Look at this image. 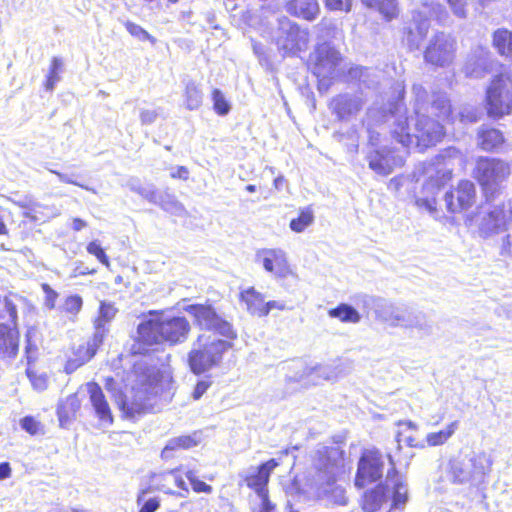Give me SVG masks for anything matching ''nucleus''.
<instances>
[{
    "instance_id": "f257e3e1",
    "label": "nucleus",
    "mask_w": 512,
    "mask_h": 512,
    "mask_svg": "<svg viewBox=\"0 0 512 512\" xmlns=\"http://www.w3.org/2000/svg\"><path fill=\"white\" fill-rule=\"evenodd\" d=\"M412 93L416 114L413 132L405 118L397 120L392 134L405 148L416 146L423 149L435 145L443 138L445 131L441 121L450 119L451 105L445 94H437L429 107L427 92L421 85H413Z\"/></svg>"
},
{
    "instance_id": "f03ea898",
    "label": "nucleus",
    "mask_w": 512,
    "mask_h": 512,
    "mask_svg": "<svg viewBox=\"0 0 512 512\" xmlns=\"http://www.w3.org/2000/svg\"><path fill=\"white\" fill-rule=\"evenodd\" d=\"M190 328L188 320L180 316L144 320L137 327L132 351L134 354H143L148 351V347L162 342L182 343L187 339Z\"/></svg>"
},
{
    "instance_id": "7ed1b4c3",
    "label": "nucleus",
    "mask_w": 512,
    "mask_h": 512,
    "mask_svg": "<svg viewBox=\"0 0 512 512\" xmlns=\"http://www.w3.org/2000/svg\"><path fill=\"white\" fill-rule=\"evenodd\" d=\"M314 465L318 471L315 483L319 498L336 505H345L346 490L335 480L343 466V451L337 446L321 445L315 452Z\"/></svg>"
},
{
    "instance_id": "20e7f679",
    "label": "nucleus",
    "mask_w": 512,
    "mask_h": 512,
    "mask_svg": "<svg viewBox=\"0 0 512 512\" xmlns=\"http://www.w3.org/2000/svg\"><path fill=\"white\" fill-rule=\"evenodd\" d=\"M129 381L130 387H126L119 407L127 417L133 418L147 410L150 397L156 393L159 371L155 366L141 360L134 364Z\"/></svg>"
},
{
    "instance_id": "39448f33",
    "label": "nucleus",
    "mask_w": 512,
    "mask_h": 512,
    "mask_svg": "<svg viewBox=\"0 0 512 512\" xmlns=\"http://www.w3.org/2000/svg\"><path fill=\"white\" fill-rule=\"evenodd\" d=\"M387 457L391 468L387 472L385 482L364 494L362 508L366 512H376L383 504L389 502L392 508L400 509L408 501L407 483L396 471L392 456L388 454Z\"/></svg>"
},
{
    "instance_id": "423d86ee",
    "label": "nucleus",
    "mask_w": 512,
    "mask_h": 512,
    "mask_svg": "<svg viewBox=\"0 0 512 512\" xmlns=\"http://www.w3.org/2000/svg\"><path fill=\"white\" fill-rule=\"evenodd\" d=\"M233 347L229 340L215 335H199L188 353V364L194 374L206 373L221 365L224 354Z\"/></svg>"
},
{
    "instance_id": "0eeeda50",
    "label": "nucleus",
    "mask_w": 512,
    "mask_h": 512,
    "mask_svg": "<svg viewBox=\"0 0 512 512\" xmlns=\"http://www.w3.org/2000/svg\"><path fill=\"white\" fill-rule=\"evenodd\" d=\"M271 37L282 56H297L307 50L310 33L307 28L281 16L272 26Z\"/></svg>"
},
{
    "instance_id": "6e6552de",
    "label": "nucleus",
    "mask_w": 512,
    "mask_h": 512,
    "mask_svg": "<svg viewBox=\"0 0 512 512\" xmlns=\"http://www.w3.org/2000/svg\"><path fill=\"white\" fill-rule=\"evenodd\" d=\"M493 460L485 452L474 454L468 460L452 459L449 461L447 477L457 485H480L491 472Z\"/></svg>"
},
{
    "instance_id": "1a4fd4ad",
    "label": "nucleus",
    "mask_w": 512,
    "mask_h": 512,
    "mask_svg": "<svg viewBox=\"0 0 512 512\" xmlns=\"http://www.w3.org/2000/svg\"><path fill=\"white\" fill-rule=\"evenodd\" d=\"M472 220L483 238L503 233L512 228V200L506 204L483 206Z\"/></svg>"
},
{
    "instance_id": "9d476101",
    "label": "nucleus",
    "mask_w": 512,
    "mask_h": 512,
    "mask_svg": "<svg viewBox=\"0 0 512 512\" xmlns=\"http://www.w3.org/2000/svg\"><path fill=\"white\" fill-rule=\"evenodd\" d=\"M510 173V165L501 159L481 157L476 162L475 178L487 198L500 192Z\"/></svg>"
},
{
    "instance_id": "9b49d317",
    "label": "nucleus",
    "mask_w": 512,
    "mask_h": 512,
    "mask_svg": "<svg viewBox=\"0 0 512 512\" xmlns=\"http://www.w3.org/2000/svg\"><path fill=\"white\" fill-rule=\"evenodd\" d=\"M446 160L445 155H439L435 158V162L429 163L424 168V174L427 175L428 180L423 186V191L427 193V196L417 198L415 203L418 207L424 208L430 213L436 210L435 195L440 187L451 179L452 172L451 169L447 168Z\"/></svg>"
},
{
    "instance_id": "f8f14e48",
    "label": "nucleus",
    "mask_w": 512,
    "mask_h": 512,
    "mask_svg": "<svg viewBox=\"0 0 512 512\" xmlns=\"http://www.w3.org/2000/svg\"><path fill=\"white\" fill-rule=\"evenodd\" d=\"M448 14L445 7L437 0H426L422 3L421 7L414 11L413 22L415 24V31L409 28L407 34V44L411 49H418L426 37L430 24L429 19L435 18L438 21L446 20Z\"/></svg>"
},
{
    "instance_id": "ddd939ff",
    "label": "nucleus",
    "mask_w": 512,
    "mask_h": 512,
    "mask_svg": "<svg viewBox=\"0 0 512 512\" xmlns=\"http://www.w3.org/2000/svg\"><path fill=\"white\" fill-rule=\"evenodd\" d=\"M486 110L489 117L502 118L512 113V80L496 76L486 90Z\"/></svg>"
},
{
    "instance_id": "4468645a",
    "label": "nucleus",
    "mask_w": 512,
    "mask_h": 512,
    "mask_svg": "<svg viewBox=\"0 0 512 512\" xmlns=\"http://www.w3.org/2000/svg\"><path fill=\"white\" fill-rule=\"evenodd\" d=\"M341 55L328 43L319 44L310 55L313 74L320 79H333L338 74Z\"/></svg>"
},
{
    "instance_id": "2eb2a0df",
    "label": "nucleus",
    "mask_w": 512,
    "mask_h": 512,
    "mask_svg": "<svg viewBox=\"0 0 512 512\" xmlns=\"http://www.w3.org/2000/svg\"><path fill=\"white\" fill-rule=\"evenodd\" d=\"M254 261L276 279L295 276L287 253L281 248H262L255 253Z\"/></svg>"
},
{
    "instance_id": "dca6fc26",
    "label": "nucleus",
    "mask_w": 512,
    "mask_h": 512,
    "mask_svg": "<svg viewBox=\"0 0 512 512\" xmlns=\"http://www.w3.org/2000/svg\"><path fill=\"white\" fill-rule=\"evenodd\" d=\"M456 41L449 34L443 32L436 33L427 46L424 58L436 66L446 67L452 64L455 58Z\"/></svg>"
},
{
    "instance_id": "f3484780",
    "label": "nucleus",
    "mask_w": 512,
    "mask_h": 512,
    "mask_svg": "<svg viewBox=\"0 0 512 512\" xmlns=\"http://www.w3.org/2000/svg\"><path fill=\"white\" fill-rule=\"evenodd\" d=\"M186 311L195 318L200 328L213 330L228 339L236 338L232 325L218 316L211 306L190 305Z\"/></svg>"
},
{
    "instance_id": "a211bd4d",
    "label": "nucleus",
    "mask_w": 512,
    "mask_h": 512,
    "mask_svg": "<svg viewBox=\"0 0 512 512\" xmlns=\"http://www.w3.org/2000/svg\"><path fill=\"white\" fill-rule=\"evenodd\" d=\"M384 459L378 450L365 451L358 463L355 485L364 487L375 482L383 475Z\"/></svg>"
},
{
    "instance_id": "6ab92c4d",
    "label": "nucleus",
    "mask_w": 512,
    "mask_h": 512,
    "mask_svg": "<svg viewBox=\"0 0 512 512\" xmlns=\"http://www.w3.org/2000/svg\"><path fill=\"white\" fill-rule=\"evenodd\" d=\"M181 470L182 466L160 473H153L150 481L158 491L185 498L189 494V489L183 477L179 474Z\"/></svg>"
},
{
    "instance_id": "aec40b11",
    "label": "nucleus",
    "mask_w": 512,
    "mask_h": 512,
    "mask_svg": "<svg viewBox=\"0 0 512 512\" xmlns=\"http://www.w3.org/2000/svg\"><path fill=\"white\" fill-rule=\"evenodd\" d=\"M369 168L375 173L386 176L396 167H401L405 162V155L391 149L374 150L367 156Z\"/></svg>"
},
{
    "instance_id": "412c9836",
    "label": "nucleus",
    "mask_w": 512,
    "mask_h": 512,
    "mask_svg": "<svg viewBox=\"0 0 512 512\" xmlns=\"http://www.w3.org/2000/svg\"><path fill=\"white\" fill-rule=\"evenodd\" d=\"M475 199V187L471 181H461L454 191L446 192L445 203L451 213H458L471 207Z\"/></svg>"
},
{
    "instance_id": "4be33fe9",
    "label": "nucleus",
    "mask_w": 512,
    "mask_h": 512,
    "mask_svg": "<svg viewBox=\"0 0 512 512\" xmlns=\"http://www.w3.org/2000/svg\"><path fill=\"white\" fill-rule=\"evenodd\" d=\"M278 466L275 459L263 463L259 467H251L245 471L241 476L243 477L246 485L260 496H266V485L268 483L270 473Z\"/></svg>"
},
{
    "instance_id": "5701e85b",
    "label": "nucleus",
    "mask_w": 512,
    "mask_h": 512,
    "mask_svg": "<svg viewBox=\"0 0 512 512\" xmlns=\"http://www.w3.org/2000/svg\"><path fill=\"white\" fill-rule=\"evenodd\" d=\"M413 309L385 302L376 309L378 317L390 327L407 329Z\"/></svg>"
},
{
    "instance_id": "b1692460",
    "label": "nucleus",
    "mask_w": 512,
    "mask_h": 512,
    "mask_svg": "<svg viewBox=\"0 0 512 512\" xmlns=\"http://www.w3.org/2000/svg\"><path fill=\"white\" fill-rule=\"evenodd\" d=\"M117 313V309L111 303L101 301L99 307V315L94 322L95 332L93 335V343L87 348V356L89 358L93 354V348L103 343L104 337L108 332L106 325L110 323Z\"/></svg>"
},
{
    "instance_id": "393cba45",
    "label": "nucleus",
    "mask_w": 512,
    "mask_h": 512,
    "mask_svg": "<svg viewBox=\"0 0 512 512\" xmlns=\"http://www.w3.org/2000/svg\"><path fill=\"white\" fill-rule=\"evenodd\" d=\"M86 389L89 394L90 404L98 419L104 424L111 425L113 423V416L102 388L97 383L91 382L87 383Z\"/></svg>"
},
{
    "instance_id": "a878e982",
    "label": "nucleus",
    "mask_w": 512,
    "mask_h": 512,
    "mask_svg": "<svg viewBox=\"0 0 512 512\" xmlns=\"http://www.w3.org/2000/svg\"><path fill=\"white\" fill-rule=\"evenodd\" d=\"M13 202L19 207L26 209L23 216L33 221H46L60 215V209L55 205H44L28 197Z\"/></svg>"
},
{
    "instance_id": "bb28decb",
    "label": "nucleus",
    "mask_w": 512,
    "mask_h": 512,
    "mask_svg": "<svg viewBox=\"0 0 512 512\" xmlns=\"http://www.w3.org/2000/svg\"><path fill=\"white\" fill-rule=\"evenodd\" d=\"M360 96L341 94L333 98L331 108L340 120H347L356 115L363 107Z\"/></svg>"
},
{
    "instance_id": "cd10ccee",
    "label": "nucleus",
    "mask_w": 512,
    "mask_h": 512,
    "mask_svg": "<svg viewBox=\"0 0 512 512\" xmlns=\"http://www.w3.org/2000/svg\"><path fill=\"white\" fill-rule=\"evenodd\" d=\"M285 8L290 15L307 21L316 19L320 12L318 0H289Z\"/></svg>"
},
{
    "instance_id": "c85d7f7f",
    "label": "nucleus",
    "mask_w": 512,
    "mask_h": 512,
    "mask_svg": "<svg viewBox=\"0 0 512 512\" xmlns=\"http://www.w3.org/2000/svg\"><path fill=\"white\" fill-rule=\"evenodd\" d=\"M18 332L16 324L10 327L7 324H0V357H14L18 351Z\"/></svg>"
},
{
    "instance_id": "c756f323",
    "label": "nucleus",
    "mask_w": 512,
    "mask_h": 512,
    "mask_svg": "<svg viewBox=\"0 0 512 512\" xmlns=\"http://www.w3.org/2000/svg\"><path fill=\"white\" fill-rule=\"evenodd\" d=\"M240 302L245 305L246 311L254 316L263 317L265 296L254 287L241 290Z\"/></svg>"
},
{
    "instance_id": "7c9ffc66",
    "label": "nucleus",
    "mask_w": 512,
    "mask_h": 512,
    "mask_svg": "<svg viewBox=\"0 0 512 512\" xmlns=\"http://www.w3.org/2000/svg\"><path fill=\"white\" fill-rule=\"evenodd\" d=\"M201 442V433L193 432L190 435H182L179 437L172 438L168 441L164 449L162 450L161 456L164 459L170 457L169 452L176 449H189L197 446Z\"/></svg>"
},
{
    "instance_id": "2f4dec72",
    "label": "nucleus",
    "mask_w": 512,
    "mask_h": 512,
    "mask_svg": "<svg viewBox=\"0 0 512 512\" xmlns=\"http://www.w3.org/2000/svg\"><path fill=\"white\" fill-rule=\"evenodd\" d=\"M503 143V134L498 129L482 127L478 132V144L485 151H494Z\"/></svg>"
},
{
    "instance_id": "473e14b6",
    "label": "nucleus",
    "mask_w": 512,
    "mask_h": 512,
    "mask_svg": "<svg viewBox=\"0 0 512 512\" xmlns=\"http://www.w3.org/2000/svg\"><path fill=\"white\" fill-rule=\"evenodd\" d=\"M361 2L368 8L376 9L387 22L399 16L397 0H361Z\"/></svg>"
},
{
    "instance_id": "72a5a7b5",
    "label": "nucleus",
    "mask_w": 512,
    "mask_h": 512,
    "mask_svg": "<svg viewBox=\"0 0 512 512\" xmlns=\"http://www.w3.org/2000/svg\"><path fill=\"white\" fill-rule=\"evenodd\" d=\"M407 329L416 331L417 335L423 338L432 335L433 323L425 313L413 309Z\"/></svg>"
},
{
    "instance_id": "f704fd0d",
    "label": "nucleus",
    "mask_w": 512,
    "mask_h": 512,
    "mask_svg": "<svg viewBox=\"0 0 512 512\" xmlns=\"http://www.w3.org/2000/svg\"><path fill=\"white\" fill-rule=\"evenodd\" d=\"M81 403L77 395L73 394L66 398L57 408V415L62 427L66 426L80 409Z\"/></svg>"
},
{
    "instance_id": "c9c22d12",
    "label": "nucleus",
    "mask_w": 512,
    "mask_h": 512,
    "mask_svg": "<svg viewBox=\"0 0 512 512\" xmlns=\"http://www.w3.org/2000/svg\"><path fill=\"white\" fill-rule=\"evenodd\" d=\"M315 384L319 383V380L334 381L338 378L335 369L329 365H318L315 367H305L303 373L300 375V379L310 378Z\"/></svg>"
},
{
    "instance_id": "e433bc0d",
    "label": "nucleus",
    "mask_w": 512,
    "mask_h": 512,
    "mask_svg": "<svg viewBox=\"0 0 512 512\" xmlns=\"http://www.w3.org/2000/svg\"><path fill=\"white\" fill-rule=\"evenodd\" d=\"M203 93L198 84L189 81L185 85L184 105L188 110H196L202 105Z\"/></svg>"
},
{
    "instance_id": "4c0bfd02",
    "label": "nucleus",
    "mask_w": 512,
    "mask_h": 512,
    "mask_svg": "<svg viewBox=\"0 0 512 512\" xmlns=\"http://www.w3.org/2000/svg\"><path fill=\"white\" fill-rule=\"evenodd\" d=\"M92 343H93V337L86 343L79 345V347L77 348V350L74 353V357L69 359L67 362V365H66L67 372L74 371L79 366L88 362L95 355V353H96L97 349L100 347V345H97L96 347H94L93 354L91 356H89V358L85 359L88 354L87 348L89 346H91Z\"/></svg>"
},
{
    "instance_id": "58836bf2",
    "label": "nucleus",
    "mask_w": 512,
    "mask_h": 512,
    "mask_svg": "<svg viewBox=\"0 0 512 512\" xmlns=\"http://www.w3.org/2000/svg\"><path fill=\"white\" fill-rule=\"evenodd\" d=\"M459 427V422L453 421L447 425L444 429L438 432L428 433L426 436V442L429 446L435 447L445 444L452 435L456 432Z\"/></svg>"
},
{
    "instance_id": "ea45409f",
    "label": "nucleus",
    "mask_w": 512,
    "mask_h": 512,
    "mask_svg": "<svg viewBox=\"0 0 512 512\" xmlns=\"http://www.w3.org/2000/svg\"><path fill=\"white\" fill-rule=\"evenodd\" d=\"M328 315L331 318H337L345 323H358L361 319L359 312L348 304H340L336 308L330 309Z\"/></svg>"
},
{
    "instance_id": "a19ab883",
    "label": "nucleus",
    "mask_w": 512,
    "mask_h": 512,
    "mask_svg": "<svg viewBox=\"0 0 512 512\" xmlns=\"http://www.w3.org/2000/svg\"><path fill=\"white\" fill-rule=\"evenodd\" d=\"M485 52L479 51L478 56H473L466 62L463 71L466 76L480 78L483 76L486 69V59L484 57Z\"/></svg>"
},
{
    "instance_id": "79ce46f5",
    "label": "nucleus",
    "mask_w": 512,
    "mask_h": 512,
    "mask_svg": "<svg viewBox=\"0 0 512 512\" xmlns=\"http://www.w3.org/2000/svg\"><path fill=\"white\" fill-rule=\"evenodd\" d=\"M400 430L396 435L397 448H401V444L404 443L409 447H415L416 438L413 433L406 434L409 430L415 432L417 430V425L412 421H401L398 423Z\"/></svg>"
},
{
    "instance_id": "37998d69",
    "label": "nucleus",
    "mask_w": 512,
    "mask_h": 512,
    "mask_svg": "<svg viewBox=\"0 0 512 512\" xmlns=\"http://www.w3.org/2000/svg\"><path fill=\"white\" fill-rule=\"evenodd\" d=\"M493 44L501 55L512 58V32L497 30L493 36Z\"/></svg>"
},
{
    "instance_id": "c03bdc74",
    "label": "nucleus",
    "mask_w": 512,
    "mask_h": 512,
    "mask_svg": "<svg viewBox=\"0 0 512 512\" xmlns=\"http://www.w3.org/2000/svg\"><path fill=\"white\" fill-rule=\"evenodd\" d=\"M314 212L310 207L300 210L298 217L293 218L289 227L293 232L302 233L314 223Z\"/></svg>"
},
{
    "instance_id": "a18cd8bd",
    "label": "nucleus",
    "mask_w": 512,
    "mask_h": 512,
    "mask_svg": "<svg viewBox=\"0 0 512 512\" xmlns=\"http://www.w3.org/2000/svg\"><path fill=\"white\" fill-rule=\"evenodd\" d=\"M154 204L173 215L181 216L185 212L183 205L169 193H158L157 202Z\"/></svg>"
},
{
    "instance_id": "49530a36",
    "label": "nucleus",
    "mask_w": 512,
    "mask_h": 512,
    "mask_svg": "<svg viewBox=\"0 0 512 512\" xmlns=\"http://www.w3.org/2000/svg\"><path fill=\"white\" fill-rule=\"evenodd\" d=\"M62 66V60L58 57H53L45 84L46 90L52 91L55 85L60 81L59 72L61 71Z\"/></svg>"
},
{
    "instance_id": "de8ad7c7",
    "label": "nucleus",
    "mask_w": 512,
    "mask_h": 512,
    "mask_svg": "<svg viewBox=\"0 0 512 512\" xmlns=\"http://www.w3.org/2000/svg\"><path fill=\"white\" fill-rule=\"evenodd\" d=\"M372 74L373 71L371 69L360 66L352 67L348 71V77L351 80H358L368 88L373 85V82L369 79Z\"/></svg>"
},
{
    "instance_id": "09e8293b",
    "label": "nucleus",
    "mask_w": 512,
    "mask_h": 512,
    "mask_svg": "<svg viewBox=\"0 0 512 512\" xmlns=\"http://www.w3.org/2000/svg\"><path fill=\"white\" fill-rule=\"evenodd\" d=\"M212 100L213 108L218 115L225 116L229 113L231 106L221 90L215 88L212 91Z\"/></svg>"
},
{
    "instance_id": "8fccbe9b",
    "label": "nucleus",
    "mask_w": 512,
    "mask_h": 512,
    "mask_svg": "<svg viewBox=\"0 0 512 512\" xmlns=\"http://www.w3.org/2000/svg\"><path fill=\"white\" fill-rule=\"evenodd\" d=\"M6 314L9 315V319L13 325L16 324L17 320V309L16 305L8 297H0V319H4Z\"/></svg>"
},
{
    "instance_id": "3c124183",
    "label": "nucleus",
    "mask_w": 512,
    "mask_h": 512,
    "mask_svg": "<svg viewBox=\"0 0 512 512\" xmlns=\"http://www.w3.org/2000/svg\"><path fill=\"white\" fill-rule=\"evenodd\" d=\"M86 250L89 254L94 255L98 259V261L101 262L103 265H105L106 267L110 266L109 258L106 255L104 249L100 246L98 241L94 240L90 242L87 245Z\"/></svg>"
},
{
    "instance_id": "603ef678",
    "label": "nucleus",
    "mask_w": 512,
    "mask_h": 512,
    "mask_svg": "<svg viewBox=\"0 0 512 512\" xmlns=\"http://www.w3.org/2000/svg\"><path fill=\"white\" fill-rule=\"evenodd\" d=\"M469 0H446L453 14L458 18H465Z\"/></svg>"
},
{
    "instance_id": "864d4df0",
    "label": "nucleus",
    "mask_w": 512,
    "mask_h": 512,
    "mask_svg": "<svg viewBox=\"0 0 512 512\" xmlns=\"http://www.w3.org/2000/svg\"><path fill=\"white\" fill-rule=\"evenodd\" d=\"M146 494V491H142L141 494L138 496L137 502L138 504H142V507L139 512H155L159 508V500L158 498H150L148 500H144V495Z\"/></svg>"
},
{
    "instance_id": "5fc2aeb1",
    "label": "nucleus",
    "mask_w": 512,
    "mask_h": 512,
    "mask_svg": "<svg viewBox=\"0 0 512 512\" xmlns=\"http://www.w3.org/2000/svg\"><path fill=\"white\" fill-rule=\"evenodd\" d=\"M83 305V300L78 295H72L66 298L64 303V310L71 314H77Z\"/></svg>"
},
{
    "instance_id": "6e6d98bb",
    "label": "nucleus",
    "mask_w": 512,
    "mask_h": 512,
    "mask_svg": "<svg viewBox=\"0 0 512 512\" xmlns=\"http://www.w3.org/2000/svg\"><path fill=\"white\" fill-rule=\"evenodd\" d=\"M458 117L461 122L474 123L478 120V112L472 106H464L459 110Z\"/></svg>"
},
{
    "instance_id": "4d7b16f0",
    "label": "nucleus",
    "mask_w": 512,
    "mask_h": 512,
    "mask_svg": "<svg viewBox=\"0 0 512 512\" xmlns=\"http://www.w3.org/2000/svg\"><path fill=\"white\" fill-rule=\"evenodd\" d=\"M42 290L45 293V307L49 310H52L55 308V303L58 298V293L53 290L48 284H42Z\"/></svg>"
},
{
    "instance_id": "13d9d810",
    "label": "nucleus",
    "mask_w": 512,
    "mask_h": 512,
    "mask_svg": "<svg viewBox=\"0 0 512 512\" xmlns=\"http://www.w3.org/2000/svg\"><path fill=\"white\" fill-rule=\"evenodd\" d=\"M159 116V111L157 109H142L140 111V122L142 125H151L153 124Z\"/></svg>"
},
{
    "instance_id": "bf43d9fd",
    "label": "nucleus",
    "mask_w": 512,
    "mask_h": 512,
    "mask_svg": "<svg viewBox=\"0 0 512 512\" xmlns=\"http://www.w3.org/2000/svg\"><path fill=\"white\" fill-rule=\"evenodd\" d=\"M21 428L31 435H35L39 429V423L30 416L24 417L20 422Z\"/></svg>"
},
{
    "instance_id": "052dcab7",
    "label": "nucleus",
    "mask_w": 512,
    "mask_h": 512,
    "mask_svg": "<svg viewBox=\"0 0 512 512\" xmlns=\"http://www.w3.org/2000/svg\"><path fill=\"white\" fill-rule=\"evenodd\" d=\"M325 6L329 10L337 11V10H345L349 12L351 10V2L346 1L344 7V0H325Z\"/></svg>"
},
{
    "instance_id": "680f3d73",
    "label": "nucleus",
    "mask_w": 512,
    "mask_h": 512,
    "mask_svg": "<svg viewBox=\"0 0 512 512\" xmlns=\"http://www.w3.org/2000/svg\"><path fill=\"white\" fill-rule=\"evenodd\" d=\"M28 377L31 381L32 386L38 390L43 391L47 387V378L45 375H35L31 372H28Z\"/></svg>"
},
{
    "instance_id": "e2e57ef3",
    "label": "nucleus",
    "mask_w": 512,
    "mask_h": 512,
    "mask_svg": "<svg viewBox=\"0 0 512 512\" xmlns=\"http://www.w3.org/2000/svg\"><path fill=\"white\" fill-rule=\"evenodd\" d=\"M138 194L148 200L150 203L157 202L158 192L153 186H142L139 188Z\"/></svg>"
},
{
    "instance_id": "0e129e2a",
    "label": "nucleus",
    "mask_w": 512,
    "mask_h": 512,
    "mask_svg": "<svg viewBox=\"0 0 512 512\" xmlns=\"http://www.w3.org/2000/svg\"><path fill=\"white\" fill-rule=\"evenodd\" d=\"M211 381L209 380H201L199 381L192 393V397L194 400H199L202 395L207 391V389L210 387Z\"/></svg>"
},
{
    "instance_id": "69168bd1",
    "label": "nucleus",
    "mask_w": 512,
    "mask_h": 512,
    "mask_svg": "<svg viewBox=\"0 0 512 512\" xmlns=\"http://www.w3.org/2000/svg\"><path fill=\"white\" fill-rule=\"evenodd\" d=\"M128 31L135 37L139 38L140 40H146L150 38V35L147 31H145L141 26L129 23L127 25Z\"/></svg>"
},
{
    "instance_id": "338daca9",
    "label": "nucleus",
    "mask_w": 512,
    "mask_h": 512,
    "mask_svg": "<svg viewBox=\"0 0 512 512\" xmlns=\"http://www.w3.org/2000/svg\"><path fill=\"white\" fill-rule=\"evenodd\" d=\"M52 173H54L55 175H57V177L59 178V180L61 182H64V183H67V184H73V185H77V186H80L81 188H84L88 191H91L93 193H96V191L93 189V188H90L88 186H84L78 182H76L74 179H72V177H70L69 175L67 174H64V173H61V172H58V171H54V170H50Z\"/></svg>"
},
{
    "instance_id": "774afa93",
    "label": "nucleus",
    "mask_w": 512,
    "mask_h": 512,
    "mask_svg": "<svg viewBox=\"0 0 512 512\" xmlns=\"http://www.w3.org/2000/svg\"><path fill=\"white\" fill-rule=\"evenodd\" d=\"M501 255L512 256V234H508L502 240Z\"/></svg>"
}]
</instances>
